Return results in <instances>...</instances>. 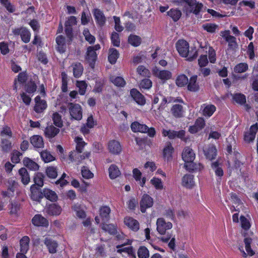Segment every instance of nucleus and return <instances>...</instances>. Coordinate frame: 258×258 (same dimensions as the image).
<instances>
[{
    "label": "nucleus",
    "mask_w": 258,
    "mask_h": 258,
    "mask_svg": "<svg viewBox=\"0 0 258 258\" xmlns=\"http://www.w3.org/2000/svg\"><path fill=\"white\" fill-rule=\"evenodd\" d=\"M176 48L181 56L186 57L189 61H192L197 56V51L196 50L193 51V50L189 51V44L183 39H180L177 41Z\"/></svg>",
    "instance_id": "nucleus-1"
},
{
    "label": "nucleus",
    "mask_w": 258,
    "mask_h": 258,
    "mask_svg": "<svg viewBox=\"0 0 258 258\" xmlns=\"http://www.w3.org/2000/svg\"><path fill=\"white\" fill-rule=\"evenodd\" d=\"M132 240L126 239L125 241L121 242L116 246V252L122 255L127 254L128 256L134 255L133 247L131 245Z\"/></svg>",
    "instance_id": "nucleus-2"
},
{
    "label": "nucleus",
    "mask_w": 258,
    "mask_h": 258,
    "mask_svg": "<svg viewBox=\"0 0 258 258\" xmlns=\"http://www.w3.org/2000/svg\"><path fill=\"white\" fill-rule=\"evenodd\" d=\"M185 5L184 11L186 14L193 13L195 14H198L203 8L202 3L198 2L197 0H180Z\"/></svg>",
    "instance_id": "nucleus-3"
},
{
    "label": "nucleus",
    "mask_w": 258,
    "mask_h": 258,
    "mask_svg": "<svg viewBox=\"0 0 258 258\" xmlns=\"http://www.w3.org/2000/svg\"><path fill=\"white\" fill-rule=\"evenodd\" d=\"M152 72L153 75L160 80L163 83L171 79L172 77L170 71L166 70H160L156 67L152 69Z\"/></svg>",
    "instance_id": "nucleus-4"
},
{
    "label": "nucleus",
    "mask_w": 258,
    "mask_h": 258,
    "mask_svg": "<svg viewBox=\"0 0 258 258\" xmlns=\"http://www.w3.org/2000/svg\"><path fill=\"white\" fill-rule=\"evenodd\" d=\"M156 225L158 232L161 235L165 234L166 231L171 229L173 226L170 222L166 221L163 218L157 219Z\"/></svg>",
    "instance_id": "nucleus-5"
},
{
    "label": "nucleus",
    "mask_w": 258,
    "mask_h": 258,
    "mask_svg": "<svg viewBox=\"0 0 258 258\" xmlns=\"http://www.w3.org/2000/svg\"><path fill=\"white\" fill-rule=\"evenodd\" d=\"M69 111L72 118L80 120L82 118V109L80 105L70 103L69 104Z\"/></svg>",
    "instance_id": "nucleus-6"
},
{
    "label": "nucleus",
    "mask_w": 258,
    "mask_h": 258,
    "mask_svg": "<svg viewBox=\"0 0 258 258\" xmlns=\"http://www.w3.org/2000/svg\"><path fill=\"white\" fill-rule=\"evenodd\" d=\"M154 204L153 199L149 195L144 194L140 201V210L142 213L146 212V210L151 208Z\"/></svg>",
    "instance_id": "nucleus-7"
},
{
    "label": "nucleus",
    "mask_w": 258,
    "mask_h": 258,
    "mask_svg": "<svg viewBox=\"0 0 258 258\" xmlns=\"http://www.w3.org/2000/svg\"><path fill=\"white\" fill-rule=\"evenodd\" d=\"M162 133L164 137H168L170 139H173L175 138H178L184 140L185 132L183 130L177 132L171 130L163 129Z\"/></svg>",
    "instance_id": "nucleus-8"
},
{
    "label": "nucleus",
    "mask_w": 258,
    "mask_h": 258,
    "mask_svg": "<svg viewBox=\"0 0 258 258\" xmlns=\"http://www.w3.org/2000/svg\"><path fill=\"white\" fill-rule=\"evenodd\" d=\"M200 53H206L208 54L209 59L211 63H214L216 61V52L210 45L205 44L204 46H201L199 49Z\"/></svg>",
    "instance_id": "nucleus-9"
},
{
    "label": "nucleus",
    "mask_w": 258,
    "mask_h": 258,
    "mask_svg": "<svg viewBox=\"0 0 258 258\" xmlns=\"http://www.w3.org/2000/svg\"><path fill=\"white\" fill-rule=\"evenodd\" d=\"M251 239L249 238H245L244 240L245 244V248L246 252L244 250L242 246H239L238 249L241 253L242 256L246 257L247 256H252L254 254V251L251 248L250 244L251 243Z\"/></svg>",
    "instance_id": "nucleus-10"
},
{
    "label": "nucleus",
    "mask_w": 258,
    "mask_h": 258,
    "mask_svg": "<svg viewBox=\"0 0 258 258\" xmlns=\"http://www.w3.org/2000/svg\"><path fill=\"white\" fill-rule=\"evenodd\" d=\"M92 48L91 47H88L85 55V60L89 66L93 69L97 60V54Z\"/></svg>",
    "instance_id": "nucleus-11"
},
{
    "label": "nucleus",
    "mask_w": 258,
    "mask_h": 258,
    "mask_svg": "<svg viewBox=\"0 0 258 258\" xmlns=\"http://www.w3.org/2000/svg\"><path fill=\"white\" fill-rule=\"evenodd\" d=\"M205 126L204 119L203 117H199L196 119L194 125L189 126L188 131L190 134H196L203 129Z\"/></svg>",
    "instance_id": "nucleus-12"
},
{
    "label": "nucleus",
    "mask_w": 258,
    "mask_h": 258,
    "mask_svg": "<svg viewBox=\"0 0 258 258\" xmlns=\"http://www.w3.org/2000/svg\"><path fill=\"white\" fill-rule=\"evenodd\" d=\"M107 149L111 154L114 155L119 154L122 150L120 143L115 140H110L108 142Z\"/></svg>",
    "instance_id": "nucleus-13"
},
{
    "label": "nucleus",
    "mask_w": 258,
    "mask_h": 258,
    "mask_svg": "<svg viewBox=\"0 0 258 258\" xmlns=\"http://www.w3.org/2000/svg\"><path fill=\"white\" fill-rule=\"evenodd\" d=\"M182 158L185 162V164H188L194 160L195 154L189 147H185L182 153Z\"/></svg>",
    "instance_id": "nucleus-14"
},
{
    "label": "nucleus",
    "mask_w": 258,
    "mask_h": 258,
    "mask_svg": "<svg viewBox=\"0 0 258 258\" xmlns=\"http://www.w3.org/2000/svg\"><path fill=\"white\" fill-rule=\"evenodd\" d=\"M124 223L129 229L134 231H137L140 228L139 222L131 217H125Z\"/></svg>",
    "instance_id": "nucleus-15"
},
{
    "label": "nucleus",
    "mask_w": 258,
    "mask_h": 258,
    "mask_svg": "<svg viewBox=\"0 0 258 258\" xmlns=\"http://www.w3.org/2000/svg\"><path fill=\"white\" fill-rule=\"evenodd\" d=\"M257 131V124L255 123L251 126L249 130L244 134V141L247 143L252 142L255 139V135Z\"/></svg>",
    "instance_id": "nucleus-16"
},
{
    "label": "nucleus",
    "mask_w": 258,
    "mask_h": 258,
    "mask_svg": "<svg viewBox=\"0 0 258 258\" xmlns=\"http://www.w3.org/2000/svg\"><path fill=\"white\" fill-rule=\"evenodd\" d=\"M13 32L16 35L20 34L22 41L25 43L29 42L31 37V34L29 31L25 28L15 29Z\"/></svg>",
    "instance_id": "nucleus-17"
},
{
    "label": "nucleus",
    "mask_w": 258,
    "mask_h": 258,
    "mask_svg": "<svg viewBox=\"0 0 258 258\" xmlns=\"http://www.w3.org/2000/svg\"><path fill=\"white\" fill-rule=\"evenodd\" d=\"M201 28L208 33L213 34L218 32L219 26L211 22H205L201 24Z\"/></svg>",
    "instance_id": "nucleus-18"
},
{
    "label": "nucleus",
    "mask_w": 258,
    "mask_h": 258,
    "mask_svg": "<svg viewBox=\"0 0 258 258\" xmlns=\"http://www.w3.org/2000/svg\"><path fill=\"white\" fill-rule=\"evenodd\" d=\"M131 95L134 100L140 105H143L146 103V100L144 96L137 89H133L130 92Z\"/></svg>",
    "instance_id": "nucleus-19"
},
{
    "label": "nucleus",
    "mask_w": 258,
    "mask_h": 258,
    "mask_svg": "<svg viewBox=\"0 0 258 258\" xmlns=\"http://www.w3.org/2000/svg\"><path fill=\"white\" fill-rule=\"evenodd\" d=\"M93 13L97 24L100 26H103L106 22V18L103 12L98 9H95Z\"/></svg>",
    "instance_id": "nucleus-20"
},
{
    "label": "nucleus",
    "mask_w": 258,
    "mask_h": 258,
    "mask_svg": "<svg viewBox=\"0 0 258 258\" xmlns=\"http://www.w3.org/2000/svg\"><path fill=\"white\" fill-rule=\"evenodd\" d=\"M77 19L74 16H71L68 18L65 23V31L67 35L69 37H71L72 33V26L76 25Z\"/></svg>",
    "instance_id": "nucleus-21"
},
{
    "label": "nucleus",
    "mask_w": 258,
    "mask_h": 258,
    "mask_svg": "<svg viewBox=\"0 0 258 258\" xmlns=\"http://www.w3.org/2000/svg\"><path fill=\"white\" fill-rule=\"evenodd\" d=\"M32 222L36 226H47L48 222L47 220L41 215H36L32 219Z\"/></svg>",
    "instance_id": "nucleus-22"
},
{
    "label": "nucleus",
    "mask_w": 258,
    "mask_h": 258,
    "mask_svg": "<svg viewBox=\"0 0 258 258\" xmlns=\"http://www.w3.org/2000/svg\"><path fill=\"white\" fill-rule=\"evenodd\" d=\"M194 178V177L192 175H185L182 179V185L187 188H192L195 185Z\"/></svg>",
    "instance_id": "nucleus-23"
},
{
    "label": "nucleus",
    "mask_w": 258,
    "mask_h": 258,
    "mask_svg": "<svg viewBox=\"0 0 258 258\" xmlns=\"http://www.w3.org/2000/svg\"><path fill=\"white\" fill-rule=\"evenodd\" d=\"M202 114L207 117L211 116L216 111V107L212 104H204L201 107Z\"/></svg>",
    "instance_id": "nucleus-24"
},
{
    "label": "nucleus",
    "mask_w": 258,
    "mask_h": 258,
    "mask_svg": "<svg viewBox=\"0 0 258 258\" xmlns=\"http://www.w3.org/2000/svg\"><path fill=\"white\" fill-rule=\"evenodd\" d=\"M198 77L196 75L192 76L189 79L187 83V89L192 92H197L199 89V84L197 83Z\"/></svg>",
    "instance_id": "nucleus-25"
},
{
    "label": "nucleus",
    "mask_w": 258,
    "mask_h": 258,
    "mask_svg": "<svg viewBox=\"0 0 258 258\" xmlns=\"http://www.w3.org/2000/svg\"><path fill=\"white\" fill-rule=\"evenodd\" d=\"M62 209L60 206L56 204L49 205L47 209V213L50 215H59L61 212Z\"/></svg>",
    "instance_id": "nucleus-26"
},
{
    "label": "nucleus",
    "mask_w": 258,
    "mask_h": 258,
    "mask_svg": "<svg viewBox=\"0 0 258 258\" xmlns=\"http://www.w3.org/2000/svg\"><path fill=\"white\" fill-rule=\"evenodd\" d=\"M27 79V75L25 72L20 73L17 79H16L14 81V89L17 90L19 89L23 84L26 81Z\"/></svg>",
    "instance_id": "nucleus-27"
},
{
    "label": "nucleus",
    "mask_w": 258,
    "mask_h": 258,
    "mask_svg": "<svg viewBox=\"0 0 258 258\" xmlns=\"http://www.w3.org/2000/svg\"><path fill=\"white\" fill-rule=\"evenodd\" d=\"M30 142L33 146L36 148H42L44 147L43 139L40 136H33L30 138Z\"/></svg>",
    "instance_id": "nucleus-28"
},
{
    "label": "nucleus",
    "mask_w": 258,
    "mask_h": 258,
    "mask_svg": "<svg viewBox=\"0 0 258 258\" xmlns=\"http://www.w3.org/2000/svg\"><path fill=\"white\" fill-rule=\"evenodd\" d=\"M35 106L34 110L37 112H41L46 109L47 104L45 100H41L39 96H36L35 98Z\"/></svg>",
    "instance_id": "nucleus-29"
},
{
    "label": "nucleus",
    "mask_w": 258,
    "mask_h": 258,
    "mask_svg": "<svg viewBox=\"0 0 258 258\" xmlns=\"http://www.w3.org/2000/svg\"><path fill=\"white\" fill-rule=\"evenodd\" d=\"M23 164L25 166L31 170L36 171L39 168V166L37 163L27 157H25L23 159Z\"/></svg>",
    "instance_id": "nucleus-30"
},
{
    "label": "nucleus",
    "mask_w": 258,
    "mask_h": 258,
    "mask_svg": "<svg viewBox=\"0 0 258 258\" xmlns=\"http://www.w3.org/2000/svg\"><path fill=\"white\" fill-rule=\"evenodd\" d=\"M133 177L135 179V180L139 182V184L143 187L145 183L146 182V178L145 177H143L142 178V173L137 168H135L133 170Z\"/></svg>",
    "instance_id": "nucleus-31"
},
{
    "label": "nucleus",
    "mask_w": 258,
    "mask_h": 258,
    "mask_svg": "<svg viewBox=\"0 0 258 258\" xmlns=\"http://www.w3.org/2000/svg\"><path fill=\"white\" fill-rule=\"evenodd\" d=\"M172 114L176 117H180L183 115L184 111L180 104H175L171 109Z\"/></svg>",
    "instance_id": "nucleus-32"
},
{
    "label": "nucleus",
    "mask_w": 258,
    "mask_h": 258,
    "mask_svg": "<svg viewBox=\"0 0 258 258\" xmlns=\"http://www.w3.org/2000/svg\"><path fill=\"white\" fill-rule=\"evenodd\" d=\"M71 67L72 68L74 76L76 78L80 77L84 70L82 64L79 62L75 63L72 64Z\"/></svg>",
    "instance_id": "nucleus-33"
},
{
    "label": "nucleus",
    "mask_w": 258,
    "mask_h": 258,
    "mask_svg": "<svg viewBox=\"0 0 258 258\" xmlns=\"http://www.w3.org/2000/svg\"><path fill=\"white\" fill-rule=\"evenodd\" d=\"M44 243L47 246L50 253H54L56 252V248L58 244L56 241L49 238H45Z\"/></svg>",
    "instance_id": "nucleus-34"
},
{
    "label": "nucleus",
    "mask_w": 258,
    "mask_h": 258,
    "mask_svg": "<svg viewBox=\"0 0 258 258\" xmlns=\"http://www.w3.org/2000/svg\"><path fill=\"white\" fill-rule=\"evenodd\" d=\"M131 127L134 132H141L144 133H145L148 129V126L146 125L141 124L137 121L132 123Z\"/></svg>",
    "instance_id": "nucleus-35"
},
{
    "label": "nucleus",
    "mask_w": 258,
    "mask_h": 258,
    "mask_svg": "<svg viewBox=\"0 0 258 258\" xmlns=\"http://www.w3.org/2000/svg\"><path fill=\"white\" fill-rule=\"evenodd\" d=\"M30 239L29 237L25 236H24L20 241V252L23 253H27L29 249V244Z\"/></svg>",
    "instance_id": "nucleus-36"
},
{
    "label": "nucleus",
    "mask_w": 258,
    "mask_h": 258,
    "mask_svg": "<svg viewBox=\"0 0 258 258\" xmlns=\"http://www.w3.org/2000/svg\"><path fill=\"white\" fill-rule=\"evenodd\" d=\"M59 132V129L53 125L48 126L45 130V135L48 138L54 137Z\"/></svg>",
    "instance_id": "nucleus-37"
},
{
    "label": "nucleus",
    "mask_w": 258,
    "mask_h": 258,
    "mask_svg": "<svg viewBox=\"0 0 258 258\" xmlns=\"http://www.w3.org/2000/svg\"><path fill=\"white\" fill-rule=\"evenodd\" d=\"M188 82L187 76L184 74H180L177 76L175 80V84L179 87L185 86Z\"/></svg>",
    "instance_id": "nucleus-38"
},
{
    "label": "nucleus",
    "mask_w": 258,
    "mask_h": 258,
    "mask_svg": "<svg viewBox=\"0 0 258 258\" xmlns=\"http://www.w3.org/2000/svg\"><path fill=\"white\" fill-rule=\"evenodd\" d=\"M19 174L21 176L22 182L25 185L28 184L30 181V177L26 169L20 168L19 170Z\"/></svg>",
    "instance_id": "nucleus-39"
},
{
    "label": "nucleus",
    "mask_w": 258,
    "mask_h": 258,
    "mask_svg": "<svg viewBox=\"0 0 258 258\" xmlns=\"http://www.w3.org/2000/svg\"><path fill=\"white\" fill-rule=\"evenodd\" d=\"M110 209L108 206H102L99 210L100 217L103 221H107L109 218Z\"/></svg>",
    "instance_id": "nucleus-40"
},
{
    "label": "nucleus",
    "mask_w": 258,
    "mask_h": 258,
    "mask_svg": "<svg viewBox=\"0 0 258 258\" xmlns=\"http://www.w3.org/2000/svg\"><path fill=\"white\" fill-rule=\"evenodd\" d=\"M31 198L33 201H37L41 197L42 192L40 193L39 188L35 184H33L30 188Z\"/></svg>",
    "instance_id": "nucleus-41"
},
{
    "label": "nucleus",
    "mask_w": 258,
    "mask_h": 258,
    "mask_svg": "<svg viewBox=\"0 0 258 258\" xmlns=\"http://www.w3.org/2000/svg\"><path fill=\"white\" fill-rule=\"evenodd\" d=\"M108 172L109 177L111 179L116 178L120 174V172L118 167L114 164H112L108 168Z\"/></svg>",
    "instance_id": "nucleus-42"
},
{
    "label": "nucleus",
    "mask_w": 258,
    "mask_h": 258,
    "mask_svg": "<svg viewBox=\"0 0 258 258\" xmlns=\"http://www.w3.org/2000/svg\"><path fill=\"white\" fill-rule=\"evenodd\" d=\"M42 194L48 200L53 201L57 199L56 193L48 188H44L42 192Z\"/></svg>",
    "instance_id": "nucleus-43"
},
{
    "label": "nucleus",
    "mask_w": 258,
    "mask_h": 258,
    "mask_svg": "<svg viewBox=\"0 0 258 258\" xmlns=\"http://www.w3.org/2000/svg\"><path fill=\"white\" fill-rule=\"evenodd\" d=\"M142 42L141 37L136 35H130L128 38V42L134 47L139 46Z\"/></svg>",
    "instance_id": "nucleus-44"
},
{
    "label": "nucleus",
    "mask_w": 258,
    "mask_h": 258,
    "mask_svg": "<svg viewBox=\"0 0 258 258\" xmlns=\"http://www.w3.org/2000/svg\"><path fill=\"white\" fill-rule=\"evenodd\" d=\"M151 184L157 190H162L163 189L164 185L162 180L157 177H153L150 180Z\"/></svg>",
    "instance_id": "nucleus-45"
},
{
    "label": "nucleus",
    "mask_w": 258,
    "mask_h": 258,
    "mask_svg": "<svg viewBox=\"0 0 258 258\" xmlns=\"http://www.w3.org/2000/svg\"><path fill=\"white\" fill-rule=\"evenodd\" d=\"M40 156L42 160L45 163H48L55 160V157L47 150L43 151L40 153Z\"/></svg>",
    "instance_id": "nucleus-46"
},
{
    "label": "nucleus",
    "mask_w": 258,
    "mask_h": 258,
    "mask_svg": "<svg viewBox=\"0 0 258 258\" xmlns=\"http://www.w3.org/2000/svg\"><path fill=\"white\" fill-rule=\"evenodd\" d=\"M119 56L118 51L114 48H110L109 51L108 60L112 63H115Z\"/></svg>",
    "instance_id": "nucleus-47"
},
{
    "label": "nucleus",
    "mask_w": 258,
    "mask_h": 258,
    "mask_svg": "<svg viewBox=\"0 0 258 258\" xmlns=\"http://www.w3.org/2000/svg\"><path fill=\"white\" fill-rule=\"evenodd\" d=\"M184 167L188 171H201L204 168V166L200 163H194L193 162L188 164H185Z\"/></svg>",
    "instance_id": "nucleus-48"
},
{
    "label": "nucleus",
    "mask_w": 258,
    "mask_h": 258,
    "mask_svg": "<svg viewBox=\"0 0 258 258\" xmlns=\"http://www.w3.org/2000/svg\"><path fill=\"white\" fill-rule=\"evenodd\" d=\"M57 43V49L60 53H63L65 51L64 38L61 36H58L56 38Z\"/></svg>",
    "instance_id": "nucleus-49"
},
{
    "label": "nucleus",
    "mask_w": 258,
    "mask_h": 258,
    "mask_svg": "<svg viewBox=\"0 0 258 258\" xmlns=\"http://www.w3.org/2000/svg\"><path fill=\"white\" fill-rule=\"evenodd\" d=\"M240 225L242 229L244 231H247L251 226L249 218L241 216L240 217Z\"/></svg>",
    "instance_id": "nucleus-50"
},
{
    "label": "nucleus",
    "mask_w": 258,
    "mask_h": 258,
    "mask_svg": "<svg viewBox=\"0 0 258 258\" xmlns=\"http://www.w3.org/2000/svg\"><path fill=\"white\" fill-rule=\"evenodd\" d=\"M75 142L76 143V149L79 153H82L86 143L81 137H77L75 139Z\"/></svg>",
    "instance_id": "nucleus-51"
},
{
    "label": "nucleus",
    "mask_w": 258,
    "mask_h": 258,
    "mask_svg": "<svg viewBox=\"0 0 258 258\" xmlns=\"http://www.w3.org/2000/svg\"><path fill=\"white\" fill-rule=\"evenodd\" d=\"M248 68L246 63L241 62L236 64L234 68V72L236 73H242L246 72Z\"/></svg>",
    "instance_id": "nucleus-52"
},
{
    "label": "nucleus",
    "mask_w": 258,
    "mask_h": 258,
    "mask_svg": "<svg viewBox=\"0 0 258 258\" xmlns=\"http://www.w3.org/2000/svg\"><path fill=\"white\" fill-rule=\"evenodd\" d=\"M173 152V148L170 143H168L163 149L164 157L167 160L171 158Z\"/></svg>",
    "instance_id": "nucleus-53"
},
{
    "label": "nucleus",
    "mask_w": 258,
    "mask_h": 258,
    "mask_svg": "<svg viewBox=\"0 0 258 258\" xmlns=\"http://www.w3.org/2000/svg\"><path fill=\"white\" fill-rule=\"evenodd\" d=\"M47 176L52 179L55 178L57 176V169L54 166L48 167L45 170Z\"/></svg>",
    "instance_id": "nucleus-54"
},
{
    "label": "nucleus",
    "mask_w": 258,
    "mask_h": 258,
    "mask_svg": "<svg viewBox=\"0 0 258 258\" xmlns=\"http://www.w3.org/2000/svg\"><path fill=\"white\" fill-rule=\"evenodd\" d=\"M167 14L172 18L174 21H176L180 18L181 13L179 10L176 9H172L167 12Z\"/></svg>",
    "instance_id": "nucleus-55"
},
{
    "label": "nucleus",
    "mask_w": 258,
    "mask_h": 258,
    "mask_svg": "<svg viewBox=\"0 0 258 258\" xmlns=\"http://www.w3.org/2000/svg\"><path fill=\"white\" fill-rule=\"evenodd\" d=\"M205 154L206 157L209 160H212L215 158L216 155V149L214 146H211L207 150H204Z\"/></svg>",
    "instance_id": "nucleus-56"
},
{
    "label": "nucleus",
    "mask_w": 258,
    "mask_h": 258,
    "mask_svg": "<svg viewBox=\"0 0 258 258\" xmlns=\"http://www.w3.org/2000/svg\"><path fill=\"white\" fill-rule=\"evenodd\" d=\"M76 86L79 89V93L81 95H84L86 91L87 84L84 81H77Z\"/></svg>",
    "instance_id": "nucleus-57"
},
{
    "label": "nucleus",
    "mask_w": 258,
    "mask_h": 258,
    "mask_svg": "<svg viewBox=\"0 0 258 258\" xmlns=\"http://www.w3.org/2000/svg\"><path fill=\"white\" fill-rule=\"evenodd\" d=\"M110 80L114 85L117 87H123L125 84L124 80L120 77H112Z\"/></svg>",
    "instance_id": "nucleus-58"
},
{
    "label": "nucleus",
    "mask_w": 258,
    "mask_h": 258,
    "mask_svg": "<svg viewBox=\"0 0 258 258\" xmlns=\"http://www.w3.org/2000/svg\"><path fill=\"white\" fill-rule=\"evenodd\" d=\"M44 175L42 173H36L34 177V181L35 185H38L39 187H42L43 185Z\"/></svg>",
    "instance_id": "nucleus-59"
},
{
    "label": "nucleus",
    "mask_w": 258,
    "mask_h": 258,
    "mask_svg": "<svg viewBox=\"0 0 258 258\" xmlns=\"http://www.w3.org/2000/svg\"><path fill=\"white\" fill-rule=\"evenodd\" d=\"M102 229L110 234H115L116 232V226L113 224H105L102 226Z\"/></svg>",
    "instance_id": "nucleus-60"
},
{
    "label": "nucleus",
    "mask_w": 258,
    "mask_h": 258,
    "mask_svg": "<svg viewBox=\"0 0 258 258\" xmlns=\"http://www.w3.org/2000/svg\"><path fill=\"white\" fill-rule=\"evenodd\" d=\"M212 168L214 170L216 176L221 177L223 175V171L218 162H215L212 163Z\"/></svg>",
    "instance_id": "nucleus-61"
},
{
    "label": "nucleus",
    "mask_w": 258,
    "mask_h": 258,
    "mask_svg": "<svg viewBox=\"0 0 258 258\" xmlns=\"http://www.w3.org/2000/svg\"><path fill=\"white\" fill-rule=\"evenodd\" d=\"M138 254L139 258H148L149 257V250L144 246H141L139 248Z\"/></svg>",
    "instance_id": "nucleus-62"
},
{
    "label": "nucleus",
    "mask_w": 258,
    "mask_h": 258,
    "mask_svg": "<svg viewBox=\"0 0 258 258\" xmlns=\"http://www.w3.org/2000/svg\"><path fill=\"white\" fill-rule=\"evenodd\" d=\"M200 57L198 59V63L200 68L206 67L208 63V60L206 54L201 53Z\"/></svg>",
    "instance_id": "nucleus-63"
},
{
    "label": "nucleus",
    "mask_w": 258,
    "mask_h": 258,
    "mask_svg": "<svg viewBox=\"0 0 258 258\" xmlns=\"http://www.w3.org/2000/svg\"><path fill=\"white\" fill-rule=\"evenodd\" d=\"M54 124L58 127L62 126V121L60 115L57 112H55L53 114L52 117Z\"/></svg>",
    "instance_id": "nucleus-64"
}]
</instances>
